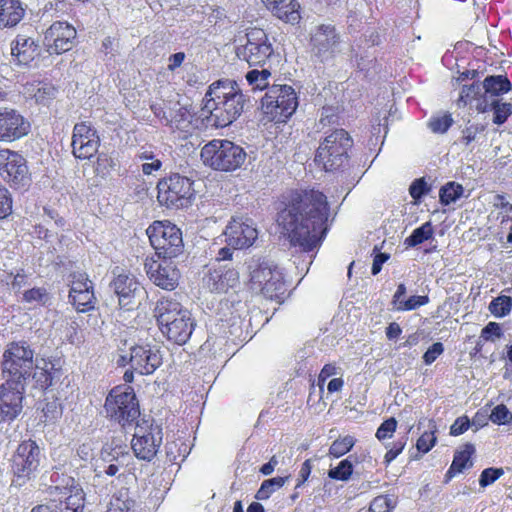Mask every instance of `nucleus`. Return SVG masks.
<instances>
[{"mask_svg": "<svg viewBox=\"0 0 512 512\" xmlns=\"http://www.w3.org/2000/svg\"><path fill=\"white\" fill-rule=\"evenodd\" d=\"M42 459V451L36 441H21L11 459V470L18 479L28 480L37 471Z\"/></svg>", "mask_w": 512, "mask_h": 512, "instance_id": "15", "label": "nucleus"}, {"mask_svg": "<svg viewBox=\"0 0 512 512\" xmlns=\"http://www.w3.org/2000/svg\"><path fill=\"white\" fill-rule=\"evenodd\" d=\"M72 154L79 160L94 157L100 147V137L95 127L89 122L74 125L71 139Z\"/></svg>", "mask_w": 512, "mask_h": 512, "instance_id": "18", "label": "nucleus"}, {"mask_svg": "<svg viewBox=\"0 0 512 512\" xmlns=\"http://www.w3.org/2000/svg\"><path fill=\"white\" fill-rule=\"evenodd\" d=\"M134 501L129 498L127 491H119L110 500L107 512H134Z\"/></svg>", "mask_w": 512, "mask_h": 512, "instance_id": "38", "label": "nucleus"}, {"mask_svg": "<svg viewBox=\"0 0 512 512\" xmlns=\"http://www.w3.org/2000/svg\"><path fill=\"white\" fill-rule=\"evenodd\" d=\"M436 425L433 421L430 422V430L424 432L416 442V448L421 453H428L436 444L437 438L435 436Z\"/></svg>", "mask_w": 512, "mask_h": 512, "instance_id": "44", "label": "nucleus"}, {"mask_svg": "<svg viewBox=\"0 0 512 512\" xmlns=\"http://www.w3.org/2000/svg\"><path fill=\"white\" fill-rule=\"evenodd\" d=\"M429 302V297L424 296H410L408 299L403 300L398 304V307L395 309L397 311H411L415 310L423 305H426Z\"/></svg>", "mask_w": 512, "mask_h": 512, "instance_id": "55", "label": "nucleus"}, {"mask_svg": "<svg viewBox=\"0 0 512 512\" xmlns=\"http://www.w3.org/2000/svg\"><path fill=\"white\" fill-rule=\"evenodd\" d=\"M60 376V369L51 360L36 358L31 374L35 387L45 390L53 384L55 378Z\"/></svg>", "mask_w": 512, "mask_h": 512, "instance_id": "27", "label": "nucleus"}, {"mask_svg": "<svg viewBox=\"0 0 512 512\" xmlns=\"http://www.w3.org/2000/svg\"><path fill=\"white\" fill-rule=\"evenodd\" d=\"M353 473V465L349 458H346L335 467L328 471V476L331 479L339 481H347Z\"/></svg>", "mask_w": 512, "mask_h": 512, "instance_id": "47", "label": "nucleus"}, {"mask_svg": "<svg viewBox=\"0 0 512 512\" xmlns=\"http://www.w3.org/2000/svg\"><path fill=\"white\" fill-rule=\"evenodd\" d=\"M157 190L159 203L167 208H187L195 199L194 182L180 174L160 180Z\"/></svg>", "mask_w": 512, "mask_h": 512, "instance_id": "10", "label": "nucleus"}, {"mask_svg": "<svg viewBox=\"0 0 512 512\" xmlns=\"http://www.w3.org/2000/svg\"><path fill=\"white\" fill-rule=\"evenodd\" d=\"M470 426L471 422L467 416L458 417L450 427V435H462L469 429Z\"/></svg>", "mask_w": 512, "mask_h": 512, "instance_id": "62", "label": "nucleus"}, {"mask_svg": "<svg viewBox=\"0 0 512 512\" xmlns=\"http://www.w3.org/2000/svg\"><path fill=\"white\" fill-rule=\"evenodd\" d=\"M429 192V187L424 178L416 179L409 188V193L414 200H420L422 196Z\"/></svg>", "mask_w": 512, "mask_h": 512, "instance_id": "60", "label": "nucleus"}, {"mask_svg": "<svg viewBox=\"0 0 512 512\" xmlns=\"http://www.w3.org/2000/svg\"><path fill=\"white\" fill-rule=\"evenodd\" d=\"M151 246L159 258L172 259L184 249L181 230L169 221H155L146 230Z\"/></svg>", "mask_w": 512, "mask_h": 512, "instance_id": "9", "label": "nucleus"}, {"mask_svg": "<svg viewBox=\"0 0 512 512\" xmlns=\"http://www.w3.org/2000/svg\"><path fill=\"white\" fill-rule=\"evenodd\" d=\"M396 428H397V421L395 418L391 417V418L385 420L378 427L375 436L379 441L390 439V438H392L393 434L395 433Z\"/></svg>", "mask_w": 512, "mask_h": 512, "instance_id": "56", "label": "nucleus"}, {"mask_svg": "<svg viewBox=\"0 0 512 512\" xmlns=\"http://www.w3.org/2000/svg\"><path fill=\"white\" fill-rule=\"evenodd\" d=\"M198 119L186 107H179L174 116H171L168 126L178 132L179 137L187 138L198 128Z\"/></svg>", "mask_w": 512, "mask_h": 512, "instance_id": "29", "label": "nucleus"}, {"mask_svg": "<svg viewBox=\"0 0 512 512\" xmlns=\"http://www.w3.org/2000/svg\"><path fill=\"white\" fill-rule=\"evenodd\" d=\"M70 278V291L69 294L84 291L85 289L93 288V283L89 279L88 275L84 272H73L69 275Z\"/></svg>", "mask_w": 512, "mask_h": 512, "instance_id": "48", "label": "nucleus"}, {"mask_svg": "<svg viewBox=\"0 0 512 512\" xmlns=\"http://www.w3.org/2000/svg\"><path fill=\"white\" fill-rule=\"evenodd\" d=\"M7 280H10L11 288L18 292L28 284V276L23 269L9 273Z\"/></svg>", "mask_w": 512, "mask_h": 512, "instance_id": "59", "label": "nucleus"}, {"mask_svg": "<svg viewBox=\"0 0 512 512\" xmlns=\"http://www.w3.org/2000/svg\"><path fill=\"white\" fill-rule=\"evenodd\" d=\"M25 384L5 378L0 386V414L3 420L12 421L21 413Z\"/></svg>", "mask_w": 512, "mask_h": 512, "instance_id": "19", "label": "nucleus"}, {"mask_svg": "<svg viewBox=\"0 0 512 512\" xmlns=\"http://www.w3.org/2000/svg\"><path fill=\"white\" fill-rule=\"evenodd\" d=\"M106 416L122 427L131 425L140 415L138 402L131 388L115 387L106 397Z\"/></svg>", "mask_w": 512, "mask_h": 512, "instance_id": "11", "label": "nucleus"}, {"mask_svg": "<svg viewBox=\"0 0 512 512\" xmlns=\"http://www.w3.org/2000/svg\"><path fill=\"white\" fill-rule=\"evenodd\" d=\"M24 16L19 0H0V29L16 26Z\"/></svg>", "mask_w": 512, "mask_h": 512, "instance_id": "31", "label": "nucleus"}, {"mask_svg": "<svg viewBox=\"0 0 512 512\" xmlns=\"http://www.w3.org/2000/svg\"><path fill=\"white\" fill-rule=\"evenodd\" d=\"M490 420L497 425H505L512 421V413L504 404H499L492 410Z\"/></svg>", "mask_w": 512, "mask_h": 512, "instance_id": "53", "label": "nucleus"}, {"mask_svg": "<svg viewBox=\"0 0 512 512\" xmlns=\"http://www.w3.org/2000/svg\"><path fill=\"white\" fill-rule=\"evenodd\" d=\"M492 109L494 112L493 122L497 125L505 123L509 116L512 114L511 103H500L498 100L493 101Z\"/></svg>", "mask_w": 512, "mask_h": 512, "instance_id": "50", "label": "nucleus"}, {"mask_svg": "<svg viewBox=\"0 0 512 512\" xmlns=\"http://www.w3.org/2000/svg\"><path fill=\"white\" fill-rule=\"evenodd\" d=\"M54 485L48 489L49 503L37 505L31 512H82L84 493L80 485L71 476L53 472Z\"/></svg>", "mask_w": 512, "mask_h": 512, "instance_id": "4", "label": "nucleus"}, {"mask_svg": "<svg viewBox=\"0 0 512 512\" xmlns=\"http://www.w3.org/2000/svg\"><path fill=\"white\" fill-rule=\"evenodd\" d=\"M313 56L321 63L331 62L340 52V36L330 24L316 26L310 34Z\"/></svg>", "mask_w": 512, "mask_h": 512, "instance_id": "16", "label": "nucleus"}, {"mask_svg": "<svg viewBox=\"0 0 512 512\" xmlns=\"http://www.w3.org/2000/svg\"><path fill=\"white\" fill-rule=\"evenodd\" d=\"M475 453V447L471 443H466L454 454L451 466L447 471L449 478L454 477L456 474L463 472L465 469L472 466L471 457Z\"/></svg>", "mask_w": 512, "mask_h": 512, "instance_id": "33", "label": "nucleus"}, {"mask_svg": "<svg viewBox=\"0 0 512 512\" xmlns=\"http://www.w3.org/2000/svg\"><path fill=\"white\" fill-rule=\"evenodd\" d=\"M463 192L462 185L455 182L447 183L440 189V201L444 205H449L456 202L463 195Z\"/></svg>", "mask_w": 512, "mask_h": 512, "instance_id": "43", "label": "nucleus"}, {"mask_svg": "<svg viewBox=\"0 0 512 512\" xmlns=\"http://www.w3.org/2000/svg\"><path fill=\"white\" fill-rule=\"evenodd\" d=\"M244 102V95L235 82H215L205 94L200 118L207 126L227 127L241 115Z\"/></svg>", "mask_w": 512, "mask_h": 512, "instance_id": "2", "label": "nucleus"}, {"mask_svg": "<svg viewBox=\"0 0 512 512\" xmlns=\"http://www.w3.org/2000/svg\"><path fill=\"white\" fill-rule=\"evenodd\" d=\"M504 471L502 468H486L482 471L479 479L481 487H486L494 483L503 475Z\"/></svg>", "mask_w": 512, "mask_h": 512, "instance_id": "58", "label": "nucleus"}, {"mask_svg": "<svg viewBox=\"0 0 512 512\" xmlns=\"http://www.w3.org/2000/svg\"><path fill=\"white\" fill-rule=\"evenodd\" d=\"M271 72L262 67L261 70L253 69L246 74V80L253 90H264L269 88V78Z\"/></svg>", "mask_w": 512, "mask_h": 512, "instance_id": "37", "label": "nucleus"}, {"mask_svg": "<svg viewBox=\"0 0 512 512\" xmlns=\"http://www.w3.org/2000/svg\"><path fill=\"white\" fill-rule=\"evenodd\" d=\"M200 156L205 166L216 171L231 172L242 166L247 154L232 141L213 139L202 147Z\"/></svg>", "mask_w": 512, "mask_h": 512, "instance_id": "6", "label": "nucleus"}, {"mask_svg": "<svg viewBox=\"0 0 512 512\" xmlns=\"http://www.w3.org/2000/svg\"><path fill=\"white\" fill-rule=\"evenodd\" d=\"M23 94L32 99L36 104L47 106L57 96V87L49 81H31L23 86Z\"/></svg>", "mask_w": 512, "mask_h": 512, "instance_id": "26", "label": "nucleus"}, {"mask_svg": "<svg viewBox=\"0 0 512 512\" xmlns=\"http://www.w3.org/2000/svg\"><path fill=\"white\" fill-rule=\"evenodd\" d=\"M356 443V439L351 435L340 437L333 441L329 448V454L334 458H340L348 453Z\"/></svg>", "mask_w": 512, "mask_h": 512, "instance_id": "42", "label": "nucleus"}, {"mask_svg": "<svg viewBox=\"0 0 512 512\" xmlns=\"http://www.w3.org/2000/svg\"><path fill=\"white\" fill-rule=\"evenodd\" d=\"M12 206L11 193L0 184V220L7 218L12 213Z\"/></svg>", "mask_w": 512, "mask_h": 512, "instance_id": "54", "label": "nucleus"}, {"mask_svg": "<svg viewBox=\"0 0 512 512\" xmlns=\"http://www.w3.org/2000/svg\"><path fill=\"white\" fill-rule=\"evenodd\" d=\"M153 312L161 333L169 341L177 345L187 343L196 325L188 309L172 297H162Z\"/></svg>", "mask_w": 512, "mask_h": 512, "instance_id": "3", "label": "nucleus"}, {"mask_svg": "<svg viewBox=\"0 0 512 512\" xmlns=\"http://www.w3.org/2000/svg\"><path fill=\"white\" fill-rule=\"evenodd\" d=\"M453 119L451 114L432 116L428 122V127L433 133L443 134L452 126Z\"/></svg>", "mask_w": 512, "mask_h": 512, "instance_id": "45", "label": "nucleus"}, {"mask_svg": "<svg viewBox=\"0 0 512 512\" xmlns=\"http://www.w3.org/2000/svg\"><path fill=\"white\" fill-rule=\"evenodd\" d=\"M29 121L15 109L0 108V141L13 142L30 131Z\"/></svg>", "mask_w": 512, "mask_h": 512, "instance_id": "21", "label": "nucleus"}, {"mask_svg": "<svg viewBox=\"0 0 512 512\" xmlns=\"http://www.w3.org/2000/svg\"><path fill=\"white\" fill-rule=\"evenodd\" d=\"M266 117L275 123L286 122L298 107V96L289 85H272L261 100Z\"/></svg>", "mask_w": 512, "mask_h": 512, "instance_id": "8", "label": "nucleus"}, {"mask_svg": "<svg viewBox=\"0 0 512 512\" xmlns=\"http://www.w3.org/2000/svg\"><path fill=\"white\" fill-rule=\"evenodd\" d=\"M288 477H274L262 482L258 489L255 498L257 500H267L275 491L284 486Z\"/></svg>", "mask_w": 512, "mask_h": 512, "instance_id": "39", "label": "nucleus"}, {"mask_svg": "<svg viewBox=\"0 0 512 512\" xmlns=\"http://www.w3.org/2000/svg\"><path fill=\"white\" fill-rule=\"evenodd\" d=\"M245 43L236 47V55L249 66L264 67L274 54L273 45L267 33L261 28H248Z\"/></svg>", "mask_w": 512, "mask_h": 512, "instance_id": "12", "label": "nucleus"}, {"mask_svg": "<svg viewBox=\"0 0 512 512\" xmlns=\"http://www.w3.org/2000/svg\"><path fill=\"white\" fill-rule=\"evenodd\" d=\"M114 292L118 296L119 305L125 307L140 291V284L133 275L119 274L112 282Z\"/></svg>", "mask_w": 512, "mask_h": 512, "instance_id": "28", "label": "nucleus"}, {"mask_svg": "<svg viewBox=\"0 0 512 512\" xmlns=\"http://www.w3.org/2000/svg\"><path fill=\"white\" fill-rule=\"evenodd\" d=\"M162 441V428L143 420L136 425L131 448L138 459L151 461L157 455Z\"/></svg>", "mask_w": 512, "mask_h": 512, "instance_id": "13", "label": "nucleus"}, {"mask_svg": "<svg viewBox=\"0 0 512 512\" xmlns=\"http://www.w3.org/2000/svg\"><path fill=\"white\" fill-rule=\"evenodd\" d=\"M70 303L75 307L78 312H87L95 307L94 289H85L69 294Z\"/></svg>", "mask_w": 512, "mask_h": 512, "instance_id": "36", "label": "nucleus"}, {"mask_svg": "<svg viewBox=\"0 0 512 512\" xmlns=\"http://www.w3.org/2000/svg\"><path fill=\"white\" fill-rule=\"evenodd\" d=\"M353 141L344 129H336L320 143L315 162L327 172L344 169L349 163V151Z\"/></svg>", "mask_w": 512, "mask_h": 512, "instance_id": "5", "label": "nucleus"}, {"mask_svg": "<svg viewBox=\"0 0 512 512\" xmlns=\"http://www.w3.org/2000/svg\"><path fill=\"white\" fill-rule=\"evenodd\" d=\"M444 346L441 342L432 344L423 355V362L426 365H431L442 353Z\"/></svg>", "mask_w": 512, "mask_h": 512, "instance_id": "61", "label": "nucleus"}, {"mask_svg": "<svg viewBox=\"0 0 512 512\" xmlns=\"http://www.w3.org/2000/svg\"><path fill=\"white\" fill-rule=\"evenodd\" d=\"M406 445V439L402 438L393 442L392 447L386 452L384 456V462L386 464L391 463L396 457L403 451Z\"/></svg>", "mask_w": 512, "mask_h": 512, "instance_id": "63", "label": "nucleus"}, {"mask_svg": "<svg viewBox=\"0 0 512 512\" xmlns=\"http://www.w3.org/2000/svg\"><path fill=\"white\" fill-rule=\"evenodd\" d=\"M153 114L161 121V123L168 125L171 116L167 115L164 103H152L150 106Z\"/></svg>", "mask_w": 512, "mask_h": 512, "instance_id": "64", "label": "nucleus"}, {"mask_svg": "<svg viewBox=\"0 0 512 512\" xmlns=\"http://www.w3.org/2000/svg\"><path fill=\"white\" fill-rule=\"evenodd\" d=\"M0 177L14 189L29 186L31 176L23 155L10 149H1Z\"/></svg>", "mask_w": 512, "mask_h": 512, "instance_id": "14", "label": "nucleus"}, {"mask_svg": "<svg viewBox=\"0 0 512 512\" xmlns=\"http://www.w3.org/2000/svg\"><path fill=\"white\" fill-rule=\"evenodd\" d=\"M396 506V500L389 495L375 497L369 507V512H391Z\"/></svg>", "mask_w": 512, "mask_h": 512, "instance_id": "49", "label": "nucleus"}, {"mask_svg": "<svg viewBox=\"0 0 512 512\" xmlns=\"http://www.w3.org/2000/svg\"><path fill=\"white\" fill-rule=\"evenodd\" d=\"M76 29L66 21L54 22L44 34V46L50 54H61L72 49Z\"/></svg>", "mask_w": 512, "mask_h": 512, "instance_id": "20", "label": "nucleus"}, {"mask_svg": "<svg viewBox=\"0 0 512 512\" xmlns=\"http://www.w3.org/2000/svg\"><path fill=\"white\" fill-rule=\"evenodd\" d=\"M11 54L19 64L27 65L37 55V45L32 38L18 35L11 44Z\"/></svg>", "mask_w": 512, "mask_h": 512, "instance_id": "30", "label": "nucleus"}, {"mask_svg": "<svg viewBox=\"0 0 512 512\" xmlns=\"http://www.w3.org/2000/svg\"><path fill=\"white\" fill-rule=\"evenodd\" d=\"M482 85L485 93L491 96L503 95L511 89L510 80L503 75L488 76L484 79Z\"/></svg>", "mask_w": 512, "mask_h": 512, "instance_id": "35", "label": "nucleus"}, {"mask_svg": "<svg viewBox=\"0 0 512 512\" xmlns=\"http://www.w3.org/2000/svg\"><path fill=\"white\" fill-rule=\"evenodd\" d=\"M262 3L275 17L286 23L297 24L301 19L297 0H262Z\"/></svg>", "mask_w": 512, "mask_h": 512, "instance_id": "25", "label": "nucleus"}, {"mask_svg": "<svg viewBox=\"0 0 512 512\" xmlns=\"http://www.w3.org/2000/svg\"><path fill=\"white\" fill-rule=\"evenodd\" d=\"M45 421L55 422L63 413L62 405L58 399L48 401L42 409Z\"/></svg>", "mask_w": 512, "mask_h": 512, "instance_id": "52", "label": "nucleus"}, {"mask_svg": "<svg viewBox=\"0 0 512 512\" xmlns=\"http://www.w3.org/2000/svg\"><path fill=\"white\" fill-rule=\"evenodd\" d=\"M504 333L500 324L496 322H489L481 331L480 338L485 341L494 342L503 337Z\"/></svg>", "mask_w": 512, "mask_h": 512, "instance_id": "57", "label": "nucleus"}, {"mask_svg": "<svg viewBox=\"0 0 512 512\" xmlns=\"http://www.w3.org/2000/svg\"><path fill=\"white\" fill-rule=\"evenodd\" d=\"M488 309L494 317L503 318L511 312L512 298L500 295L490 302Z\"/></svg>", "mask_w": 512, "mask_h": 512, "instance_id": "41", "label": "nucleus"}, {"mask_svg": "<svg viewBox=\"0 0 512 512\" xmlns=\"http://www.w3.org/2000/svg\"><path fill=\"white\" fill-rule=\"evenodd\" d=\"M226 242L234 249L250 247L257 239L258 232L251 220L242 217L232 218L224 232Z\"/></svg>", "mask_w": 512, "mask_h": 512, "instance_id": "23", "label": "nucleus"}, {"mask_svg": "<svg viewBox=\"0 0 512 512\" xmlns=\"http://www.w3.org/2000/svg\"><path fill=\"white\" fill-rule=\"evenodd\" d=\"M203 283L212 293H227L239 284V273L228 264H214L208 269Z\"/></svg>", "mask_w": 512, "mask_h": 512, "instance_id": "22", "label": "nucleus"}, {"mask_svg": "<svg viewBox=\"0 0 512 512\" xmlns=\"http://www.w3.org/2000/svg\"><path fill=\"white\" fill-rule=\"evenodd\" d=\"M433 235V227L431 222H425L416 228L409 237L404 241L407 247H415L430 239Z\"/></svg>", "mask_w": 512, "mask_h": 512, "instance_id": "40", "label": "nucleus"}, {"mask_svg": "<svg viewBox=\"0 0 512 512\" xmlns=\"http://www.w3.org/2000/svg\"><path fill=\"white\" fill-rule=\"evenodd\" d=\"M250 273V284L253 290H261L270 276L277 269V266L259 259H252L248 264Z\"/></svg>", "mask_w": 512, "mask_h": 512, "instance_id": "32", "label": "nucleus"}, {"mask_svg": "<svg viewBox=\"0 0 512 512\" xmlns=\"http://www.w3.org/2000/svg\"><path fill=\"white\" fill-rule=\"evenodd\" d=\"M330 207L327 196L315 189L294 191L279 211L277 223L290 244L304 252L318 248L328 232Z\"/></svg>", "mask_w": 512, "mask_h": 512, "instance_id": "1", "label": "nucleus"}, {"mask_svg": "<svg viewBox=\"0 0 512 512\" xmlns=\"http://www.w3.org/2000/svg\"><path fill=\"white\" fill-rule=\"evenodd\" d=\"M145 270L149 279L162 289L174 290L179 283L180 273L171 262L159 263L154 259H147Z\"/></svg>", "mask_w": 512, "mask_h": 512, "instance_id": "24", "label": "nucleus"}, {"mask_svg": "<svg viewBox=\"0 0 512 512\" xmlns=\"http://www.w3.org/2000/svg\"><path fill=\"white\" fill-rule=\"evenodd\" d=\"M48 292L45 288H32L23 293L22 300L26 303L45 304L48 301Z\"/></svg>", "mask_w": 512, "mask_h": 512, "instance_id": "51", "label": "nucleus"}, {"mask_svg": "<svg viewBox=\"0 0 512 512\" xmlns=\"http://www.w3.org/2000/svg\"><path fill=\"white\" fill-rule=\"evenodd\" d=\"M163 357L157 346L150 344L134 345L130 348V354L121 355L118 364H129L140 375H150L161 366Z\"/></svg>", "mask_w": 512, "mask_h": 512, "instance_id": "17", "label": "nucleus"}, {"mask_svg": "<svg viewBox=\"0 0 512 512\" xmlns=\"http://www.w3.org/2000/svg\"><path fill=\"white\" fill-rule=\"evenodd\" d=\"M34 364L31 346L26 341H13L6 346L2 355L3 377L26 383L31 377Z\"/></svg>", "mask_w": 512, "mask_h": 512, "instance_id": "7", "label": "nucleus"}, {"mask_svg": "<svg viewBox=\"0 0 512 512\" xmlns=\"http://www.w3.org/2000/svg\"><path fill=\"white\" fill-rule=\"evenodd\" d=\"M483 85L480 83H472L471 85H464L457 100L458 106H466L471 103L482 93Z\"/></svg>", "mask_w": 512, "mask_h": 512, "instance_id": "46", "label": "nucleus"}, {"mask_svg": "<svg viewBox=\"0 0 512 512\" xmlns=\"http://www.w3.org/2000/svg\"><path fill=\"white\" fill-rule=\"evenodd\" d=\"M285 282L282 271L277 267L274 273L270 276L264 286H261L260 292L269 299H279L284 295Z\"/></svg>", "mask_w": 512, "mask_h": 512, "instance_id": "34", "label": "nucleus"}]
</instances>
